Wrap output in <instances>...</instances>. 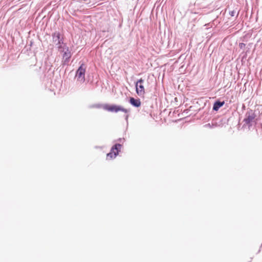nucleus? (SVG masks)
Segmentation results:
<instances>
[{
  "label": "nucleus",
  "instance_id": "1",
  "mask_svg": "<svg viewBox=\"0 0 262 262\" xmlns=\"http://www.w3.org/2000/svg\"><path fill=\"white\" fill-rule=\"evenodd\" d=\"M255 113L252 110L247 112L244 119V125H248L249 127L252 126L255 122Z\"/></svg>",
  "mask_w": 262,
  "mask_h": 262
},
{
  "label": "nucleus",
  "instance_id": "2",
  "mask_svg": "<svg viewBox=\"0 0 262 262\" xmlns=\"http://www.w3.org/2000/svg\"><path fill=\"white\" fill-rule=\"evenodd\" d=\"M102 107L105 110H106V111H107L108 112H111L117 113L119 111H122L123 112H124L125 113H128L129 112L128 110L124 108L120 105H109L107 104H105V105H103Z\"/></svg>",
  "mask_w": 262,
  "mask_h": 262
},
{
  "label": "nucleus",
  "instance_id": "3",
  "mask_svg": "<svg viewBox=\"0 0 262 262\" xmlns=\"http://www.w3.org/2000/svg\"><path fill=\"white\" fill-rule=\"evenodd\" d=\"M59 51L63 53L62 60V64H68L71 57V53L69 51V48L66 45H64L62 49L59 50Z\"/></svg>",
  "mask_w": 262,
  "mask_h": 262
},
{
  "label": "nucleus",
  "instance_id": "4",
  "mask_svg": "<svg viewBox=\"0 0 262 262\" xmlns=\"http://www.w3.org/2000/svg\"><path fill=\"white\" fill-rule=\"evenodd\" d=\"M86 67L84 64L82 63L76 71V77L77 80L83 82L85 81V73Z\"/></svg>",
  "mask_w": 262,
  "mask_h": 262
},
{
  "label": "nucleus",
  "instance_id": "5",
  "mask_svg": "<svg viewBox=\"0 0 262 262\" xmlns=\"http://www.w3.org/2000/svg\"><path fill=\"white\" fill-rule=\"evenodd\" d=\"M53 42L58 48V50L62 49L63 45L62 39L60 38V34L59 32H55L52 35Z\"/></svg>",
  "mask_w": 262,
  "mask_h": 262
},
{
  "label": "nucleus",
  "instance_id": "6",
  "mask_svg": "<svg viewBox=\"0 0 262 262\" xmlns=\"http://www.w3.org/2000/svg\"><path fill=\"white\" fill-rule=\"evenodd\" d=\"M122 145L120 144H116L114 145L111 150V152L107 154V158H110V159L115 158L118 154L119 151H120Z\"/></svg>",
  "mask_w": 262,
  "mask_h": 262
},
{
  "label": "nucleus",
  "instance_id": "7",
  "mask_svg": "<svg viewBox=\"0 0 262 262\" xmlns=\"http://www.w3.org/2000/svg\"><path fill=\"white\" fill-rule=\"evenodd\" d=\"M144 80L140 78L136 83V92L139 96H143L145 94V90L143 83Z\"/></svg>",
  "mask_w": 262,
  "mask_h": 262
},
{
  "label": "nucleus",
  "instance_id": "8",
  "mask_svg": "<svg viewBox=\"0 0 262 262\" xmlns=\"http://www.w3.org/2000/svg\"><path fill=\"white\" fill-rule=\"evenodd\" d=\"M129 102L132 105L135 107H139L141 105L140 99H136L133 97L130 98Z\"/></svg>",
  "mask_w": 262,
  "mask_h": 262
},
{
  "label": "nucleus",
  "instance_id": "9",
  "mask_svg": "<svg viewBox=\"0 0 262 262\" xmlns=\"http://www.w3.org/2000/svg\"><path fill=\"white\" fill-rule=\"evenodd\" d=\"M224 103H225L224 101H223V102H221L219 101H216L214 103V105L213 106V110L215 111H218L219 109L224 104Z\"/></svg>",
  "mask_w": 262,
  "mask_h": 262
},
{
  "label": "nucleus",
  "instance_id": "10",
  "mask_svg": "<svg viewBox=\"0 0 262 262\" xmlns=\"http://www.w3.org/2000/svg\"><path fill=\"white\" fill-rule=\"evenodd\" d=\"M212 125H211V124H210V123H208V124H205V125H204V127H205L211 128V127H212Z\"/></svg>",
  "mask_w": 262,
  "mask_h": 262
},
{
  "label": "nucleus",
  "instance_id": "11",
  "mask_svg": "<svg viewBox=\"0 0 262 262\" xmlns=\"http://www.w3.org/2000/svg\"><path fill=\"white\" fill-rule=\"evenodd\" d=\"M229 13H230V15L231 16H234V15H235V11H230V12H229Z\"/></svg>",
  "mask_w": 262,
  "mask_h": 262
},
{
  "label": "nucleus",
  "instance_id": "12",
  "mask_svg": "<svg viewBox=\"0 0 262 262\" xmlns=\"http://www.w3.org/2000/svg\"><path fill=\"white\" fill-rule=\"evenodd\" d=\"M128 117H129V115L128 114L125 115V119L126 121H127Z\"/></svg>",
  "mask_w": 262,
  "mask_h": 262
},
{
  "label": "nucleus",
  "instance_id": "13",
  "mask_svg": "<svg viewBox=\"0 0 262 262\" xmlns=\"http://www.w3.org/2000/svg\"><path fill=\"white\" fill-rule=\"evenodd\" d=\"M96 107H100V105H96Z\"/></svg>",
  "mask_w": 262,
  "mask_h": 262
},
{
  "label": "nucleus",
  "instance_id": "14",
  "mask_svg": "<svg viewBox=\"0 0 262 262\" xmlns=\"http://www.w3.org/2000/svg\"><path fill=\"white\" fill-rule=\"evenodd\" d=\"M244 45V43H241V44H240V46H241V47H243V45Z\"/></svg>",
  "mask_w": 262,
  "mask_h": 262
}]
</instances>
